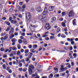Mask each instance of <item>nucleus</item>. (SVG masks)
Segmentation results:
<instances>
[{
	"label": "nucleus",
	"instance_id": "nucleus-44",
	"mask_svg": "<svg viewBox=\"0 0 78 78\" xmlns=\"http://www.w3.org/2000/svg\"><path fill=\"white\" fill-rule=\"evenodd\" d=\"M20 54V51H18L17 53V55H19Z\"/></svg>",
	"mask_w": 78,
	"mask_h": 78
},
{
	"label": "nucleus",
	"instance_id": "nucleus-26",
	"mask_svg": "<svg viewBox=\"0 0 78 78\" xmlns=\"http://www.w3.org/2000/svg\"><path fill=\"white\" fill-rule=\"evenodd\" d=\"M30 26H31V27H34V28H37V25H33H33H30Z\"/></svg>",
	"mask_w": 78,
	"mask_h": 78
},
{
	"label": "nucleus",
	"instance_id": "nucleus-37",
	"mask_svg": "<svg viewBox=\"0 0 78 78\" xmlns=\"http://www.w3.org/2000/svg\"><path fill=\"white\" fill-rule=\"evenodd\" d=\"M25 76L27 78H28V73L26 72L25 74Z\"/></svg>",
	"mask_w": 78,
	"mask_h": 78
},
{
	"label": "nucleus",
	"instance_id": "nucleus-14",
	"mask_svg": "<svg viewBox=\"0 0 78 78\" xmlns=\"http://www.w3.org/2000/svg\"><path fill=\"white\" fill-rule=\"evenodd\" d=\"M12 42H17V39L15 38H14L12 40Z\"/></svg>",
	"mask_w": 78,
	"mask_h": 78
},
{
	"label": "nucleus",
	"instance_id": "nucleus-62",
	"mask_svg": "<svg viewBox=\"0 0 78 78\" xmlns=\"http://www.w3.org/2000/svg\"><path fill=\"white\" fill-rule=\"evenodd\" d=\"M13 56H14V54H11L10 55V57H12Z\"/></svg>",
	"mask_w": 78,
	"mask_h": 78
},
{
	"label": "nucleus",
	"instance_id": "nucleus-7",
	"mask_svg": "<svg viewBox=\"0 0 78 78\" xmlns=\"http://www.w3.org/2000/svg\"><path fill=\"white\" fill-rule=\"evenodd\" d=\"M47 8H45L42 14L43 15H46V14H47Z\"/></svg>",
	"mask_w": 78,
	"mask_h": 78
},
{
	"label": "nucleus",
	"instance_id": "nucleus-39",
	"mask_svg": "<svg viewBox=\"0 0 78 78\" xmlns=\"http://www.w3.org/2000/svg\"><path fill=\"white\" fill-rule=\"evenodd\" d=\"M11 36H10V38L11 39V37H14V35L13 34H12L10 35Z\"/></svg>",
	"mask_w": 78,
	"mask_h": 78
},
{
	"label": "nucleus",
	"instance_id": "nucleus-42",
	"mask_svg": "<svg viewBox=\"0 0 78 78\" xmlns=\"http://www.w3.org/2000/svg\"><path fill=\"white\" fill-rule=\"evenodd\" d=\"M44 39L46 40V41H48L49 39H50V38L48 37H47L45 38Z\"/></svg>",
	"mask_w": 78,
	"mask_h": 78
},
{
	"label": "nucleus",
	"instance_id": "nucleus-45",
	"mask_svg": "<svg viewBox=\"0 0 78 78\" xmlns=\"http://www.w3.org/2000/svg\"><path fill=\"white\" fill-rule=\"evenodd\" d=\"M28 48L30 49H31L32 48V45H29L28 47Z\"/></svg>",
	"mask_w": 78,
	"mask_h": 78
},
{
	"label": "nucleus",
	"instance_id": "nucleus-16",
	"mask_svg": "<svg viewBox=\"0 0 78 78\" xmlns=\"http://www.w3.org/2000/svg\"><path fill=\"white\" fill-rule=\"evenodd\" d=\"M33 48H36L37 47V44L33 45Z\"/></svg>",
	"mask_w": 78,
	"mask_h": 78
},
{
	"label": "nucleus",
	"instance_id": "nucleus-27",
	"mask_svg": "<svg viewBox=\"0 0 78 78\" xmlns=\"http://www.w3.org/2000/svg\"><path fill=\"white\" fill-rule=\"evenodd\" d=\"M65 75H66V73H61L60 74V76H65Z\"/></svg>",
	"mask_w": 78,
	"mask_h": 78
},
{
	"label": "nucleus",
	"instance_id": "nucleus-22",
	"mask_svg": "<svg viewBox=\"0 0 78 78\" xmlns=\"http://www.w3.org/2000/svg\"><path fill=\"white\" fill-rule=\"evenodd\" d=\"M21 62H22V63H23V64H25V61L24 59H22L21 60Z\"/></svg>",
	"mask_w": 78,
	"mask_h": 78
},
{
	"label": "nucleus",
	"instance_id": "nucleus-61",
	"mask_svg": "<svg viewBox=\"0 0 78 78\" xmlns=\"http://www.w3.org/2000/svg\"><path fill=\"white\" fill-rule=\"evenodd\" d=\"M55 76L57 77H59V74H55Z\"/></svg>",
	"mask_w": 78,
	"mask_h": 78
},
{
	"label": "nucleus",
	"instance_id": "nucleus-11",
	"mask_svg": "<svg viewBox=\"0 0 78 78\" xmlns=\"http://www.w3.org/2000/svg\"><path fill=\"white\" fill-rule=\"evenodd\" d=\"M75 39H73V38H72L70 39V38H68L67 39V40L68 41H70V42H72V41H73V40Z\"/></svg>",
	"mask_w": 78,
	"mask_h": 78
},
{
	"label": "nucleus",
	"instance_id": "nucleus-51",
	"mask_svg": "<svg viewBox=\"0 0 78 78\" xmlns=\"http://www.w3.org/2000/svg\"><path fill=\"white\" fill-rule=\"evenodd\" d=\"M17 9H22V8H21L19 6H17Z\"/></svg>",
	"mask_w": 78,
	"mask_h": 78
},
{
	"label": "nucleus",
	"instance_id": "nucleus-30",
	"mask_svg": "<svg viewBox=\"0 0 78 78\" xmlns=\"http://www.w3.org/2000/svg\"><path fill=\"white\" fill-rule=\"evenodd\" d=\"M5 23H6L7 24V25H10V23H9V22H8V21H5Z\"/></svg>",
	"mask_w": 78,
	"mask_h": 78
},
{
	"label": "nucleus",
	"instance_id": "nucleus-18",
	"mask_svg": "<svg viewBox=\"0 0 78 78\" xmlns=\"http://www.w3.org/2000/svg\"><path fill=\"white\" fill-rule=\"evenodd\" d=\"M66 12H63L62 13V16L63 17H64V16H66Z\"/></svg>",
	"mask_w": 78,
	"mask_h": 78
},
{
	"label": "nucleus",
	"instance_id": "nucleus-57",
	"mask_svg": "<svg viewBox=\"0 0 78 78\" xmlns=\"http://www.w3.org/2000/svg\"><path fill=\"white\" fill-rule=\"evenodd\" d=\"M64 31H67V27H65L64 28Z\"/></svg>",
	"mask_w": 78,
	"mask_h": 78
},
{
	"label": "nucleus",
	"instance_id": "nucleus-64",
	"mask_svg": "<svg viewBox=\"0 0 78 78\" xmlns=\"http://www.w3.org/2000/svg\"><path fill=\"white\" fill-rule=\"evenodd\" d=\"M41 78H48L47 76H43Z\"/></svg>",
	"mask_w": 78,
	"mask_h": 78
},
{
	"label": "nucleus",
	"instance_id": "nucleus-9",
	"mask_svg": "<svg viewBox=\"0 0 78 78\" xmlns=\"http://www.w3.org/2000/svg\"><path fill=\"white\" fill-rule=\"evenodd\" d=\"M49 11H52L53 10V6L50 7L48 9Z\"/></svg>",
	"mask_w": 78,
	"mask_h": 78
},
{
	"label": "nucleus",
	"instance_id": "nucleus-58",
	"mask_svg": "<svg viewBox=\"0 0 78 78\" xmlns=\"http://www.w3.org/2000/svg\"><path fill=\"white\" fill-rule=\"evenodd\" d=\"M38 67L39 69H41V68H42V66L39 65Z\"/></svg>",
	"mask_w": 78,
	"mask_h": 78
},
{
	"label": "nucleus",
	"instance_id": "nucleus-35",
	"mask_svg": "<svg viewBox=\"0 0 78 78\" xmlns=\"http://www.w3.org/2000/svg\"><path fill=\"white\" fill-rule=\"evenodd\" d=\"M30 51H31V52H32V53H34V49H30Z\"/></svg>",
	"mask_w": 78,
	"mask_h": 78
},
{
	"label": "nucleus",
	"instance_id": "nucleus-17",
	"mask_svg": "<svg viewBox=\"0 0 78 78\" xmlns=\"http://www.w3.org/2000/svg\"><path fill=\"white\" fill-rule=\"evenodd\" d=\"M23 42L24 44H27V40L25 39H24L23 41Z\"/></svg>",
	"mask_w": 78,
	"mask_h": 78
},
{
	"label": "nucleus",
	"instance_id": "nucleus-5",
	"mask_svg": "<svg viewBox=\"0 0 78 78\" xmlns=\"http://www.w3.org/2000/svg\"><path fill=\"white\" fill-rule=\"evenodd\" d=\"M51 27L50 26L48 23H47L45 25L44 28L46 29L47 30H48L49 29H50Z\"/></svg>",
	"mask_w": 78,
	"mask_h": 78
},
{
	"label": "nucleus",
	"instance_id": "nucleus-59",
	"mask_svg": "<svg viewBox=\"0 0 78 78\" xmlns=\"http://www.w3.org/2000/svg\"><path fill=\"white\" fill-rule=\"evenodd\" d=\"M26 70H27V68H24L23 70V72H26Z\"/></svg>",
	"mask_w": 78,
	"mask_h": 78
},
{
	"label": "nucleus",
	"instance_id": "nucleus-10",
	"mask_svg": "<svg viewBox=\"0 0 78 78\" xmlns=\"http://www.w3.org/2000/svg\"><path fill=\"white\" fill-rule=\"evenodd\" d=\"M8 36H9V34H6L4 37V40H6V39H7L8 38Z\"/></svg>",
	"mask_w": 78,
	"mask_h": 78
},
{
	"label": "nucleus",
	"instance_id": "nucleus-47",
	"mask_svg": "<svg viewBox=\"0 0 78 78\" xmlns=\"http://www.w3.org/2000/svg\"><path fill=\"white\" fill-rule=\"evenodd\" d=\"M13 32H11V31H9V33L10 35H11V34H13Z\"/></svg>",
	"mask_w": 78,
	"mask_h": 78
},
{
	"label": "nucleus",
	"instance_id": "nucleus-25",
	"mask_svg": "<svg viewBox=\"0 0 78 78\" xmlns=\"http://www.w3.org/2000/svg\"><path fill=\"white\" fill-rule=\"evenodd\" d=\"M61 31V28H58L57 30V33H59V31Z\"/></svg>",
	"mask_w": 78,
	"mask_h": 78
},
{
	"label": "nucleus",
	"instance_id": "nucleus-15",
	"mask_svg": "<svg viewBox=\"0 0 78 78\" xmlns=\"http://www.w3.org/2000/svg\"><path fill=\"white\" fill-rule=\"evenodd\" d=\"M53 74L52 73H51L50 75H49L48 78H53Z\"/></svg>",
	"mask_w": 78,
	"mask_h": 78
},
{
	"label": "nucleus",
	"instance_id": "nucleus-56",
	"mask_svg": "<svg viewBox=\"0 0 78 78\" xmlns=\"http://www.w3.org/2000/svg\"><path fill=\"white\" fill-rule=\"evenodd\" d=\"M8 72L10 73H12V70L11 69H10L9 70Z\"/></svg>",
	"mask_w": 78,
	"mask_h": 78
},
{
	"label": "nucleus",
	"instance_id": "nucleus-19",
	"mask_svg": "<svg viewBox=\"0 0 78 78\" xmlns=\"http://www.w3.org/2000/svg\"><path fill=\"white\" fill-rule=\"evenodd\" d=\"M55 39V37L53 36H51L50 37V39L51 40H52V39Z\"/></svg>",
	"mask_w": 78,
	"mask_h": 78
},
{
	"label": "nucleus",
	"instance_id": "nucleus-28",
	"mask_svg": "<svg viewBox=\"0 0 78 78\" xmlns=\"http://www.w3.org/2000/svg\"><path fill=\"white\" fill-rule=\"evenodd\" d=\"M17 50V48L15 47H13L12 48V50Z\"/></svg>",
	"mask_w": 78,
	"mask_h": 78
},
{
	"label": "nucleus",
	"instance_id": "nucleus-46",
	"mask_svg": "<svg viewBox=\"0 0 78 78\" xmlns=\"http://www.w3.org/2000/svg\"><path fill=\"white\" fill-rule=\"evenodd\" d=\"M48 35H46L45 34H44L43 36H42L43 37H45L46 36L48 37Z\"/></svg>",
	"mask_w": 78,
	"mask_h": 78
},
{
	"label": "nucleus",
	"instance_id": "nucleus-52",
	"mask_svg": "<svg viewBox=\"0 0 78 78\" xmlns=\"http://www.w3.org/2000/svg\"><path fill=\"white\" fill-rule=\"evenodd\" d=\"M71 44L72 45H74L75 44V42L74 41H71Z\"/></svg>",
	"mask_w": 78,
	"mask_h": 78
},
{
	"label": "nucleus",
	"instance_id": "nucleus-48",
	"mask_svg": "<svg viewBox=\"0 0 78 78\" xmlns=\"http://www.w3.org/2000/svg\"><path fill=\"white\" fill-rule=\"evenodd\" d=\"M10 67L9 66H8L6 68V70H10Z\"/></svg>",
	"mask_w": 78,
	"mask_h": 78
},
{
	"label": "nucleus",
	"instance_id": "nucleus-33",
	"mask_svg": "<svg viewBox=\"0 0 78 78\" xmlns=\"http://www.w3.org/2000/svg\"><path fill=\"white\" fill-rule=\"evenodd\" d=\"M9 30H10L9 27H8L7 29L5 30V31H9Z\"/></svg>",
	"mask_w": 78,
	"mask_h": 78
},
{
	"label": "nucleus",
	"instance_id": "nucleus-31",
	"mask_svg": "<svg viewBox=\"0 0 78 78\" xmlns=\"http://www.w3.org/2000/svg\"><path fill=\"white\" fill-rule=\"evenodd\" d=\"M54 70L55 71H56L57 72H58V69L57 68H54Z\"/></svg>",
	"mask_w": 78,
	"mask_h": 78
},
{
	"label": "nucleus",
	"instance_id": "nucleus-23",
	"mask_svg": "<svg viewBox=\"0 0 78 78\" xmlns=\"http://www.w3.org/2000/svg\"><path fill=\"white\" fill-rule=\"evenodd\" d=\"M18 43H19V44H22V40L20 39L19 40Z\"/></svg>",
	"mask_w": 78,
	"mask_h": 78
},
{
	"label": "nucleus",
	"instance_id": "nucleus-63",
	"mask_svg": "<svg viewBox=\"0 0 78 78\" xmlns=\"http://www.w3.org/2000/svg\"><path fill=\"white\" fill-rule=\"evenodd\" d=\"M72 49H73V47L72 46L70 47L69 48V50H72Z\"/></svg>",
	"mask_w": 78,
	"mask_h": 78
},
{
	"label": "nucleus",
	"instance_id": "nucleus-41",
	"mask_svg": "<svg viewBox=\"0 0 78 78\" xmlns=\"http://www.w3.org/2000/svg\"><path fill=\"white\" fill-rule=\"evenodd\" d=\"M21 36H25V33H21Z\"/></svg>",
	"mask_w": 78,
	"mask_h": 78
},
{
	"label": "nucleus",
	"instance_id": "nucleus-8",
	"mask_svg": "<svg viewBox=\"0 0 78 78\" xmlns=\"http://www.w3.org/2000/svg\"><path fill=\"white\" fill-rule=\"evenodd\" d=\"M56 20V18L55 17H53L51 19V23L54 22Z\"/></svg>",
	"mask_w": 78,
	"mask_h": 78
},
{
	"label": "nucleus",
	"instance_id": "nucleus-43",
	"mask_svg": "<svg viewBox=\"0 0 78 78\" xmlns=\"http://www.w3.org/2000/svg\"><path fill=\"white\" fill-rule=\"evenodd\" d=\"M19 66L20 67H22V63H20L19 64Z\"/></svg>",
	"mask_w": 78,
	"mask_h": 78
},
{
	"label": "nucleus",
	"instance_id": "nucleus-24",
	"mask_svg": "<svg viewBox=\"0 0 78 78\" xmlns=\"http://www.w3.org/2000/svg\"><path fill=\"white\" fill-rule=\"evenodd\" d=\"M32 55H33V54L32 53H30V55H29V56H28L29 58H31Z\"/></svg>",
	"mask_w": 78,
	"mask_h": 78
},
{
	"label": "nucleus",
	"instance_id": "nucleus-54",
	"mask_svg": "<svg viewBox=\"0 0 78 78\" xmlns=\"http://www.w3.org/2000/svg\"><path fill=\"white\" fill-rule=\"evenodd\" d=\"M14 35H15V36H18V33H17L16 32H15L14 33Z\"/></svg>",
	"mask_w": 78,
	"mask_h": 78
},
{
	"label": "nucleus",
	"instance_id": "nucleus-12",
	"mask_svg": "<svg viewBox=\"0 0 78 78\" xmlns=\"http://www.w3.org/2000/svg\"><path fill=\"white\" fill-rule=\"evenodd\" d=\"M11 23H13V24H15L17 23V21L16 20H12L11 21Z\"/></svg>",
	"mask_w": 78,
	"mask_h": 78
},
{
	"label": "nucleus",
	"instance_id": "nucleus-55",
	"mask_svg": "<svg viewBox=\"0 0 78 78\" xmlns=\"http://www.w3.org/2000/svg\"><path fill=\"white\" fill-rule=\"evenodd\" d=\"M22 68H19V71H22Z\"/></svg>",
	"mask_w": 78,
	"mask_h": 78
},
{
	"label": "nucleus",
	"instance_id": "nucleus-36",
	"mask_svg": "<svg viewBox=\"0 0 78 78\" xmlns=\"http://www.w3.org/2000/svg\"><path fill=\"white\" fill-rule=\"evenodd\" d=\"M2 68L3 69H6V66H5V64H3L2 65Z\"/></svg>",
	"mask_w": 78,
	"mask_h": 78
},
{
	"label": "nucleus",
	"instance_id": "nucleus-49",
	"mask_svg": "<svg viewBox=\"0 0 78 78\" xmlns=\"http://www.w3.org/2000/svg\"><path fill=\"white\" fill-rule=\"evenodd\" d=\"M3 39H4V38H3V37H2L1 38V41H2V43H3Z\"/></svg>",
	"mask_w": 78,
	"mask_h": 78
},
{
	"label": "nucleus",
	"instance_id": "nucleus-32",
	"mask_svg": "<svg viewBox=\"0 0 78 78\" xmlns=\"http://www.w3.org/2000/svg\"><path fill=\"white\" fill-rule=\"evenodd\" d=\"M61 37L62 38H64V37H66V35L64 34H62L61 35Z\"/></svg>",
	"mask_w": 78,
	"mask_h": 78
},
{
	"label": "nucleus",
	"instance_id": "nucleus-6",
	"mask_svg": "<svg viewBox=\"0 0 78 78\" xmlns=\"http://www.w3.org/2000/svg\"><path fill=\"white\" fill-rule=\"evenodd\" d=\"M36 11L38 12H41L42 11V10L40 7H39L36 9Z\"/></svg>",
	"mask_w": 78,
	"mask_h": 78
},
{
	"label": "nucleus",
	"instance_id": "nucleus-4",
	"mask_svg": "<svg viewBox=\"0 0 78 78\" xmlns=\"http://www.w3.org/2000/svg\"><path fill=\"white\" fill-rule=\"evenodd\" d=\"M74 14V12L73 11V10H71L68 14V16L69 17H72V16H73Z\"/></svg>",
	"mask_w": 78,
	"mask_h": 78
},
{
	"label": "nucleus",
	"instance_id": "nucleus-50",
	"mask_svg": "<svg viewBox=\"0 0 78 78\" xmlns=\"http://www.w3.org/2000/svg\"><path fill=\"white\" fill-rule=\"evenodd\" d=\"M1 51H4V48H2L1 49Z\"/></svg>",
	"mask_w": 78,
	"mask_h": 78
},
{
	"label": "nucleus",
	"instance_id": "nucleus-53",
	"mask_svg": "<svg viewBox=\"0 0 78 78\" xmlns=\"http://www.w3.org/2000/svg\"><path fill=\"white\" fill-rule=\"evenodd\" d=\"M20 58L21 59H22L23 58V56H22V55H20Z\"/></svg>",
	"mask_w": 78,
	"mask_h": 78
},
{
	"label": "nucleus",
	"instance_id": "nucleus-21",
	"mask_svg": "<svg viewBox=\"0 0 78 78\" xmlns=\"http://www.w3.org/2000/svg\"><path fill=\"white\" fill-rule=\"evenodd\" d=\"M62 27H66V23H65L64 22H62Z\"/></svg>",
	"mask_w": 78,
	"mask_h": 78
},
{
	"label": "nucleus",
	"instance_id": "nucleus-40",
	"mask_svg": "<svg viewBox=\"0 0 78 78\" xmlns=\"http://www.w3.org/2000/svg\"><path fill=\"white\" fill-rule=\"evenodd\" d=\"M6 34V33L5 32H4V33H2L1 34V36H5Z\"/></svg>",
	"mask_w": 78,
	"mask_h": 78
},
{
	"label": "nucleus",
	"instance_id": "nucleus-29",
	"mask_svg": "<svg viewBox=\"0 0 78 78\" xmlns=\"http://www.w3.org/2000/svg\"><path fill=\"white\" fill-rule=\"evenodd\" d=\"M28 52H29V50H28V49H26L24 51V53H28Z\"/></svg>",
	"mask_w": 78,
	"mask_h": 78
},
{
	"label": "nucleus",
	"instance_id": "nucleus-60",
	"mask_svg": "<svg viewBox=\"0 0 78 78\" xmlns=\"http://www.w3.org/2000/svg\"><path fill=\"white\" fill-rule=\"evenodd\" d=\"M8 50H9V49H6L5 51V53H7L8 51Z\"/></svg>",
	"mask_w": 78,
	"mask_h": 78
},
{
	"label": "nucleus",
	"instance_id": "nucleus-1",
	"mask_svg": "<svg viewBox=\"0 0 78 78\" xmlns=\"http://www.w3.org/2000/svg\"><path fill=\"white\" fill-rule=\"evenodd\" d=\"M34 69V66H33L32 65H29V74L30 75H31L30 73H32L33 71H32V70Z\"/></svg>",
	"mask_w": 78,
	"mask_h": 78
},
{
	"label": "nucleus",
	"instance_id": "nucleus-13",
	"mask_svg": "<svg viewBox=\"0 0 78 78\" xmlns=\"http://www.w3.org/2000/svg\"><path fill=\"white\" fill-rule=\"evenodd\" d=\"M76 21V19H74L73 21V25H74L75 26V25H76V22H75Z\"/></svg>",
	"mask_w": 78,
	"mask_h": 78
},
{
	"label": "nucleus",
	"instance_id": "nucleus-20",
	"mask_svg": "<svg viewBox=\"0 0 78 78\" xmlns=\"http://www.w3.org/2000/svg\"><path fill=\"white\" fill-rule=\"evenodd\" d=\"M10 31H11V32H12L13 33H14V28H12L11 29V30Z\"/></svg>",
	"mask_w": 78,
	"mask_h": 78
},
{
	"label": "nucleus",
	"instance_id": "nucleus-38",
	"mask_svg": "<svg viewBox=\"0 0 78 78\" xmlns=\"http://www.w3.org/2000/svg\"><path fill=\"white\" fill-rule=\"evenodd\" d=\"M17 47H18V49L19 50L20 49V48H21V46H20V44H18L17 45Z\"/></svg>",
	"mask_w": 78,
	"mask_h": 78
},
{
	"label": "nucleus",
	"instance_id": "nucleus-3",
	"mask_svg": "<svg viewBox=\"0 0 78 78\" xmlns=\"http://www.w3.org/2000/svg\"><path fill=\"white\" fill-rule=\"evenodd\" d=\"M40 20H41L43 22H46L47 19L46 17H44L42 16L39 17Z\"/></svg>",
	"mask_w": 78,
	"mask_h": 78
},
{
	"label": "nucleus",
	"instance_id": "nucleus-34",
	"mask_svg": "<svg viewBox=\"0 0 78 78\" xmlns=\"http://www.w3.org/2000/svg\"><path fill=\"white\" fill-rule=\"evenodd\" d=\"M73 56L74 58H76V53H74L73 54Z\"/></svg>",
	"mask_w": 78,
	"mask_h": 78
},
{
	"label": "nucleus",
	"instance_id": "nucleus-2",
	"mask_svg": "<svg viewBox=\"0 0 78 78\" xmlns=\"http://www.w3.org/2000/svg\"><path fill=\"white\" fill-rule=\"evenodd\" d=\"M26 16L27 20H28L31 17V13L30 12H27L26 14Z\"/></svg>",
	"mask_w": 78,
	"mask_h": 78
}]
</instances>
